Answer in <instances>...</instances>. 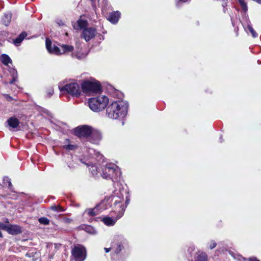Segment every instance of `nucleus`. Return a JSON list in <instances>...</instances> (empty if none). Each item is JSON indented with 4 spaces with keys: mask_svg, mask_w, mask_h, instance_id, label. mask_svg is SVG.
I'll list each match as a JSON object with an SVG mask.
<instances>
[{
    "mask_svg": "<svg viewBox=\"0 0 261 261\" xmlns=\"http://www.w3.org/2000/svg\"><path fill=\"white\" fill-rule=\"evenodd\" d=\"M3 184L5 186H8V187L10 189L12 190V185L10 179L8 177H5L3 178Z\"/></svg>",
    "mask_w": 261,
    "mask_h": 261,
    "instance_id": "obj_25",
    "label": "nucleus"
},
{
    "mask_svg": "<svg viewBox=\"0 0 261 261\" xmlns=\"http://www.w3.org/2000/svg\"><path fill=\"white\" fill-rule=\"evenodd\" d=\"M194 261H207V256L205 253L201 252L195 257Z\"/></svg>",
    "mask_w": 261,
    "mask_h": 261,
    "instance_id": "obj_22",
    "label": "nucleus"
},
{
    "mask_svg": "<svg viewBox=\"0 0 261 261\" xmlns=\"http://www.w3.org/2000/svg\"><path fill=\"white\" fill-rule=\"evenodd\" d=\"M112 207L114 210V211L116 213H117V218H113L110 217H105L102 218V220H101L102 222H103V223L107 226L114 225L116 223L117 220L120 218L119 213L118 211H115V209L113 207ZM121 217H122V216H121Z\"/></svg>",
    "mask_w": 261,
    "mask_h": 261,
    "instance_id": "obj_16",
    "label": "nucleus"
},
{
    "mask_svg": "<svg viewBox=\"0 0 261 261\" xmlns=\"http://www.w3.org/2000/svg\"><path fill=\"white\" fill-rule=\"evenodd\" d=\"M56 23L60 27H62L65 25V21L62 20L60 18H57L56 19Z\"/></svg>",
    "mask_w": 261,
    "mask_h": 261,
    "instance_id": "obj_30",
    "label": "nucleus"
},
{
    "mask_svg": "<svg viewBox=\"0 0 261 261\" xmlns=\"http://www.w3.org/2000/svg\"><path fill=\"white\" fill-rule=\"evenodd\" d=\"M71 253L76 261H84L86 257V249L80 245L74 246L72 249Z\"/></svg>",
    "mask_w": 261,
    "mask_h": 261,
    "instance_id": "obj_11",
    "label": "nucleus"
},
{
    "mask_svg": "<svg viewBox=\"0 0 261 261\" xmlns=\"http://www.w3.org/2000/svg\"><path fill=\"white\" fill-rule=\"evenodd\" d=\"M53 93H54L53 90H51V91H50V92H49V95H53Z\"/></svg>",
    "mask_w": 261,
    "mask_h": 261,
    "instance_id": "obj_35",
    "label": "nucleus"
},
{
    "mask_svg": "<svg viewBox=\"0 0 261 261\" xmlns=\"http://www.w3.org/2000/svg\"><path fill=\"white\" fill-rule=\"evenodd\" d=\"M89 153L91 156L92 159H94L98 162L102 160V165L100 166L101 172L100 175L105 179H111L114 181V187L115 190H118L119 187L128 192L127 189L123 188L117 180L120 175V171L119 168L115 164L107 163L104 161L103 156L99 152L93 149L89 150ZM129 193V192H128Z\"/></svg>",
    "mask_w": 261,
    "mask_h": 261,
    "instance_id": "obj_2",
    "label": "nucleus"
},
{
    "mask_svg": "<svg viewBox=\"0 0 261 261\" xmlns=\"http://www.w3.org/2000/svg\"><path fill=\"white\" fill-rule=\"evenodd\" d=\"M208 248L210 249H213L216 247L217 243L215 241H211L207 244Z\"/></svg>",
    "mask_w": 261,
    "mask_h": 261,
    "instance_id": "obj_28",
    "label": "nucleus"
},
{
    "mask_svg": "<svg viewBox=\"0 0 261 261\" xmlns=\"http://www.w3.org/2000/svg\"><path fill=\"white\" fill-rule=\"evenodd\" d=\"M81 88L83 93L87 95L97 94L101 89L100 83L93 78L84 81L81 83Z\"/></svg>",
    "mask_w": 261,
    "mask_h": 261,
    "instance_id": "obj_4",
    "label": "nucleus"
},
{
    "mask_svg": "<svg viewBox=\"0 0 261 261\" xmlns=\"http://www.w3.org/2000/svg\"><path fill=\"white\" fill-rule=\"evenodd\" d=\"M115 239L119 241L115 245H112V250L115 254H118L128 248V242L126 239L121 236H116Z\"/></svg>",
    "mask_w": 261,
    "mask_h": 261,
    "instance_id": "obj_9",
    "label": "nucleus"
},
{
    "mask_svg": "<svg viewBox=\"0 0 261 261\" xmlns=\"http://www.w3.org/2000/svg\"><path fill=\"white\" fill-rule=\"evenodd\" d=\"M12 14L10 13H6L2 18L3 23L5 25H8L11 22Z\"/></svg>",
    "mask_w": 261,
    "mask_h": 261,
    "instance_id": "obj_21",
    "label": "nucleus"
},
{
    "mask_svg": "<svg viewBox=\"0 0 261 261\" xmlns=\"http://www.w3.org/2000/svg\"><path fill=\"white\" fill-rule=\"evenodd\" d=\"M102 139V135L101 132L93 128L88 140L91 143L98 145Z\"/></svg>",
    "mask_w": 261,
    "mask_h": 261,
    "instance_id": "obj_14",
    "label": "nucleus"
},
{
    "mask_svg": "<svg viewBox=\"0 0 261 261\" xmlns=\"http://www.w3.org/2000/svg\"><path fill=\"white\" fill-rule=\"evenodd\" d=\"M128 109L127 103L121 100L111 102L106 109V115L110 119H118L124 118Z\"/></svg>",
    "mask_w": 261,
    "mask_h": 261,
    "instance_id": "obj_3",
    "label": "nucleus"
},
{
    "mask_svg": "<svg viewBox=\"0 0 261 261\" xmlns=\"http://www.w3.org/2000/svg\"><path fill=\"white\" fill-rule=\"evenodd\" d=\"M51 209L57 212H63L64 209L60 206H54L51 207Z\"/></svg>",
    "mask_w": 261,
    "mask_h": 261,
    "instance_id": "obj_31",
    "label": "nucleus"
},
{
    "mask_svg": "<svg viewBox=\"0 0 261 261\" xmlns=\"http://www.w3.org/2000/svg\"><path fill=\"white\" fill-rule=\"evenodd\" d=\"M249 261H259L258 259H257L255 258H251L249 259Z\"/></svg>",
    "mask_w": 261,
    "mask_h": 261,
    "instance_id": "obj_34",
    "label": "nucleus"
},
{
    "mask_svg": "<svg viewBox=\"0 0 261 261\" xmlns=\"http://www.w3.org/2000/svg\"><path fill=\"white\" fill-rule=\"evenodd\" d=\"M79 27L81 29H84L85 28H87V21L82 18L79 19L77 21Z\"/></svg>",
    "mask_w": 261,
    "mask_h": 261,
    "instance_id": "obj_23",
    "label": "nucleus"
},
{
    "mask_svg": "<svg viewBox=\"0 0 261 261\" xmlns=\"http://www.w3.org/2000/svg\"><path fill=\"white\" fill-rule=\"evenodd\" d=\"M59 88L61 91L66 92L73 97H79L82 93L80 85L76 82H71L63 86H59Z\"/></svg>",
    "mask_w": 261,
    "mask_h": 261,
    "instance_id": "obj_7",
    "label": "nucleus"
},
{
    "mask_svg": "<svg viewBox=\"0 0 261 261\" xmlns=\"http://www.w3.org/2000/svg\"><path fill=\"white\" fill-rule=\"evenodd\" d=\"M109 98L105 95H101L91 98L88 100L89 107L94 112H99L106 108Z\"/></svg>",
    "mask_w": 261,
    "mask_h": 261,
    "instance_id": "obj_5",
    "label": "nucleus"
},
{
    "mask_svg": "<svg viewBox=\"0 0 261 261\" xmlns=\"http://www.w3.org/2000/svg\"><path fill=\"white\" fill-rule=\"evenodd\" d=\"M39 222L43 225H48L49 223V220L46 217H41L38 219Z\"/></svg>",
    "mask_w": 261,
    "mask_h": 261,
    "instance_id": "obj_26",
    "label": "nucleus"
},
{
    "mask_svg": "<svg viewBox=\"0 0 261 261\" xmlns=\"http://www.w3.org/2000/svg\"><path fill=\"white\" fill-rule=\"evenodd\" d=\"M8 226H6L5 224L3 223L0 222V229L6 230L7 231V228Z\"/></svg>",
    "mask_w": 261,
    "mask_h": 261,
    "instance_id": "obj_32",
    "label": "nucleus"
},
{
    "mask_svg": "<svg viewBox=\"0 0 261 261\" xmlns=\"http://www.w3.org/2000/svg\"><path fill=\"white\" fill-rule=\"evenodd\" d=\"M238 1L241 6L242 9L244 12H246L247 11L248 8L245 0H238Z\"/></svg>",
    "mask_w": 261,
    "mask_h": 261,
    "instance_id": "obj_27",
    "label": "nucleus"
},
{
    "mask_svg": "<svg viewBox=\"0 0 261 261\" xmlns=\"http://www.w3.org/2000/svg\"><path fill=\"white\" fill-rule=\"evenodd\" d=\"M64 148L69 150H73L75 149L76 146L72 144H68L64 145Z\"/></svg>",
    "mask_w": 261,
    "mask_h": 261,
    "instance_id": "obj_29",
    "label": "nucleus"
},
{
    "mask_svg": "<svg viewBox=\"0 0 261 261\" xmlns=\"http://www.w3.org/2000/svg\"><path fill=\"white\" fill-rule=\"evenodd\" d=\"M80 161L82 163L89 167L90 172L93 176L96 177L98 176L99 173L100 174V173L101 172L100 166L102 165V163L93 164V161H92L87 160L86 161H84L83 159H81Z\"/></svg>",
    "mask_w": 261,
    "mask_h": 261,
    "instance_id": "obj_12",
    "label": "nucleus"
},
{
    "mask_svg": "<svg viewBox=\"0 0 261 261\" xmlns=\"http://www.w3.org/2000/svg\"><path fill=\"white\" fill-rule=\"evenodd\" d=\"M242 23L244 30L246 32L248 33V31H249L253 38H256L257 36V33L253 30L251 26L250 20L247 18H246L245 20H243V21L242 22Z\"/></svg>",
    "mask_w": 261,
    "mask_h": 261,
    "instance_id": "obj_15",
    "label": "nucleus"
},
{
    "mask_svg": "<svg viewBox=\"0 0 261 261\" xmlns=\"http://www.w3.org/2000/svg\"><path fill=\"white\" fill-rule=\"evenodd\" d=\"M130 195L126 190L119 187L118 190L113 192L109 197H106L103 200L94 208L85 210V214L94 216L98 213L99 210H104L113 207L115 211L119 213L120 217L123 215L124 212L129 203Z\"/></svg>",
    "mask_w": 261,
    "mask_h": 261,
    "instance_id": "obj_1",
    "label": "nucleus"
},
{
    "mask_svg": "<svg viewBox=\"0 0 261 261\" xmlns=\"http://www.w3.org/2000/svg\"><path fill=\"white\" fill-rule=\"evenodd\" d=\"M1 60L4 65L8 66V67L9 68V72L12 78V80H11L10 82V84H14V83L16 82L17 80L18 74L15 68L13 67H10L8 66L9 63H12L11 59L8 55L6 54H3L1 57Z\"/></svg>",
    "mask_w": 261,
    "mask_h": 261,
    "instance_id": "obj_8",
    "label": "nucleus"
},
{
    "mask_svg": "<svg viewBox=\"0 0 261 261\" xmlns=\"http://www.w3.org/2000/svg\"><path fill=\"white\" fill-rule=\"evenodd\" d=\"M7 231L12 234H17L21 232V227L18 225H10L7 228Z\"/></svg>",
    "mask_w": 261,
    "mask_h": 261,
    "instance_id": "obj_18",
    "label": "nucleus"
},
{
    "mask_svg": "<svg viewBox=\"0 0 261 261\" xmlns=\"http://www.w3.org/2000/svg\"><path fill=\"white\" fill-rule=\"evenodd\" d=\"M93 128L91 126L83 125L75 128L73 132L76 136L79 137H83L88 139Z\"/></svg>",
    "mask_w": 261,
    "mask_h": 261,
    "instance_id": "obj_10",
    "label": "nucleus"
},
{
    "mask_svg": "<svg viewBox=\"0 0 261 261\" xmlns=\"http://www.w3.org/2000/svg\"><path fill=\"white\" fill-rule=\"evenodd\" d=\"M121 13L119 11H114L111 13L108 17V20L113 24L117 23L120 17Z\"/></svg>",
    "mask_w": 261,
    "mask_h": 261,
    "instance_id": "obj_17",
    "label": "nucleus"
},
{
    "mask_svg": "<svg viewBox=\"0 0 261 261\" xmlns=\"http://www.w3.org/2000/svg\"><path fill=\"white\" fill-rule=\"evenodd\" d=\"M46 47L48 51L50 54L56 55H60L63 54H66L73 51L74 47L72 45L62 44L60 45V48L52 44L51 41L47 38L45 41Z\"/></svg>",
    "mask_w": 261,
    "mask_h": 261,
    "instance_id": "obj_6",
    "label": "nucleus"
},
{
    "mask_svg": "<svg viewBox=\"0 0 261 261\" xmlns=\"http://www.w3.org/2000/svg\"><path fill=\"white\" fill-rule=\"evenodd\" d=\"M27 36V34L25 32L21 33L17 38L14 40V44L16 46H19Z\"/></svg>",
    "mask_w": 261,
    "mask_h": 261,
    "instance_id": "obj_20",
    "label": "nucleus"
},
{
    "mask_svg": "<svg viewBox=\"0 0 261 261\" xmlns=\"http://www.w3.org/2000/svg\"><path fill=\"white\" fill-rule=\"evenodd\" d=\"M97 32L96 29L92 27L84 28L81 33V38L86 42H88L93 39L97 35Z\"/></svg>",
    "mask_w": 261,
    "mask_h": 261,
    "instance_id": "obj_13",
    "label": "nucleus"
},
{
    "mask_svg": "<svg viewBox=\"0 0 261 261\" xmlns=\"http://www.w3.org/2000/svg\"><path fill=\"white\" fill-rule=\"evenodd\" d=\"M106 252L108 253L111 250H112V247L111 248H104Z\"/></svg>",
    "mask_w": 261,
    "mask_h": 261,
    "instance_id": "obj_33",
    "label": "nucleus"
},
{
    "mask_svg": "<svg viewBox=\"0 0 261 261\" xmlns=\"http://www.w3.org/2000/svg\"><path fill=\"white\" fill-rule=\"evenodd\" d=\"M84 230L88 233L92 234H95L97 233L96 229L91 226H86Z\"/></svg>",
    "mask_w": 261,
    "mask_h": 261,
    "instance_id": "obj_24",
    "label": "nucleus"
},
{
    "mask_svg": "<svg viewBox=\"0 0 261 261\" xmlns=\"http://www.w3.org/2000/svg\"><path fill=\"white\" fill-rule=\"evenodd\" d=\"M7 122L9 126L12 128H17L19 124V121L18 119L13 117H10L9 119H8Z\"/></svg>",
    "mask_w": 261,
    "mask_h": 261,
    "instance_id": "obj_19",
    "label": "nucleus"
}]
</instances>
